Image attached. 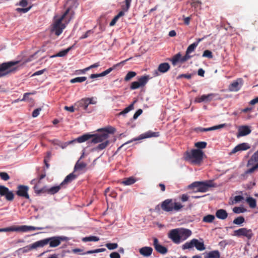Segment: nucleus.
<instances>
[{"instance_id": "nucleus-1", "label": "nucleus", "mask_w": 258, "mask_h": 258, "mask_svg": "<svg viewBox=\"0 0 258 258\" xmlns=\"http://www.w3.org/2000/svg\"><path fill=\"white\" fill-rule=\"evenodd\" d=\"M115 129L113 127H109L106 129L104 132L100 134L96 135H90V134H84L80 137H79L77 139L70 141L69 144H72L74 142L83 143L88 141L89 139H91V143L97 144L103 141L104 140L108 139L109 137L108 134H113L114 133Z\"/></svg>"}, {"instance_id": "nucleus-2", "label": "nucleus", "mask_w": 258, "mask_h": 258, "mask_svg": "<svg viewBox=\"0 0 258 258\" xmlns=\"http://www.w3.org/2000/svg\"><path fill=\"white\" fill-rule=\"evenodd\" d=\"M70 12V8H68L61 17L54 22L51 32H54L56 36L60 35L63 30L66 28V25L62 23V21H64L66 24H68L73 18L74 12L73 11Z\"/></svg>"}, {"instance_id": "nucleus-3", "label": "nucleus", "mask_w": 258, "mask_h": 258, "mask_svg": "<svg viewBox=\"0 0 258 258\" xmlns=\"http://www.w3.org/2000/svg\"><path fill=\"white\" fill-rule=\"evenodd\" d=\"M191 234V231L185 228H176L171 230L168 233V237L176 244L186 240Z\"/></svg>"}, {"instance_id": "nucleus-4", "label": "nucleus", "mask_w": 258, "mask_h": 258, "mask_svg": "<svg viewBox=\"0 0 258 258\" xmlns=\"http://www.w3.org/2000/svg\"><path fill=\"white\" fill-rule=\"evenodd\" d=\"M204 152L200 149H192L185 154L184 159L194 165H200L203 161Z\"/></svg>"}, {"instance_id": "nucleus-5", "label": "nucleus", "mask_w": 258, "mask_h": 258, "mask_svg": "<svg viewBox=\"0 0 258 258\" xmlns=\"http://www.w3.org/2000/svg\"><path fill=\"white\" fill-rule=\"evenodd\" d=\"M215 186H216V185L213 182V180H207L194 182L188 185V188L194 190L197 188L196 191L204 192L208 191L210 187Z\"/></svg>"}, {"instance_id": "nucleus-6", "label": "nucleus", "mask_w": 258, "mask_h": 258, "mask_svg": "<svg viewBox=\"0 0 258 258\" xmlns=\"http://www.w3.org/2000/svg\"><path fill=\"white\" fill-rule=\"evenodd\" d=\"M19 62V61H11L0 64V78L15 72L17 68L13 67L17 64Z\"/></svg>"}, {"instance_id": "nucleus-7", "label": "nucleus", "mask_w": 258, "mask_h": 258, "mask_svg": "<svg viewBox=\"0 0 258 258\" xmlns=\"http://www.w3.org/2000/svg\"><path fill=\"white\" fill-rule=\"evenodd\" d=\"M161 207L163 211L169 212L172 211H178L183 206L179 202H173L172 199H167L162 202Z\"/></svg>"}, {"instance_id": "nucleus-8", "label": "nucleus", "mask_w": 258, "mask_h": 258, "mask_svg": "<svg viewBox=\"0 0 258 258\" xmlns=\"http://www.w3.org/2000/svg\"><path fill=\"white\" fill-rule=\"evenodd\" d=\"M42 228L32 226L23 225L20 226H10L4 228H1L0 232H27L31 230L42 229Z\"/></svg>"}, {"instance_id": "nucleus-9", "label": "nucleus", "mask_w": 258, "mask_h": 258, "mask_svg": "<svg viewBox=\"0 0 258 258\" xmlns=\"http://www.w3.org/2000/svg\"><path fill=\"white\" fill-rule=\"evenodd\" d=\"M68 240V238L65 236H54L50 238H45L39 241H45L46 242L45 244H44V246L47 245L48 243H49L50 247H55L58 246L61 241H66Z\"/></svg>"}, {"instance_id": "nucleus-10", "label": "nucleus", "mask_w": 258, "mask_h": 258, "mask_svg": "<svg viewBox=\"0 0 258 258\" xmlns=\"http://www.w3.org/2000/svg\"><path fill=\"white\" fill-rule=\"evenodd\" d=\"M253 233L251 229L241 228L233 231V235L238 237L243 236L247 240H250L253 236Z\"/></svg>"}, {"instance_id": "nucleus-11", "label": "nucleus", "mask_w": 258, "mask_h": 258, "mask_svg": "<svg viewBox=\"0 0 258 258\" xmlns=\"http://www.w3.org/2000/svg\"><path fill=\"white\" fill-rule=\"evenodd\" d=\"M220 95L217 93H210L207 95H203L200 97H197L195 101L198 103L202 102H208L212 100H220Z\"/></svg>"}, {"instance_id": "nucleus-12", "label": "nucleus", "mask_w": 258, "mask_h": 258, "mask_svg": "<svg viewBox=\"0 0 258 258\" xmlns=\"http://www.w3.org/2000/svg\"><path fill=\"white\" fill-rule=\"evenodd\" d=\"M0 196L5 197L8 201H12L14 199V195L12 191L4 185H0Z\"/></svg>"}, {"instance_id": "nucleus-13", "label": "nucleus", "mask_w": 258, "mask_h": 258, "mask_svg": "<svg viewBox=\"0 0 258 258\" xmlns=\"http://www.w3.org/2000/svg\"><path fill=\"white\" fill-rule=\"evenodd\" d=\"M29 187L24 185H19L17 186V190L16 191V195L20 197L25 198L27 200L30 199V197L28 194Z\"/></svg>"}, {"instance_id": "nucleus-14", "label": "nucleus", "mask_w": 258, "mask_h": 258, "mask_svg": "<svg viewBox=\"0 0 258 258\" xmlns=\"http://www.w3.org/2000/svg\"><path fill=\"white\" fill-rule=\"evenodd\" d=\"M149 80V77L144 76L141 77L139 79L138 81H135L131 84L130 88L132 90H135L140 88V87L144 86L147 83Z\"/></svg>"}, {"instance_id": "nucleus-15", "label": "nucleus", "mask_w": 258, "mask_h": 258, "mask_svg": "<svg viewBox=\"0 0 258 258\" xmlns=\"http://www.w3.org/2000/svg\"><path fill=\"white\" fill-rule=\"evenodd\" d=\"M46 242L45 241H37L31 244L28 245L23 247L22 248V251L23 253H26L32 250L37 249L38 247H42L44 246V244H45Z\"/></svg>"}, {"instance_id": "nucleus-16", "label": "nucleus", "mask_w": 258, "mask_h": 258, "mask_svg": "<svg viewBox=\"0 0 258 258\" xmlns=\"http://www.w3.org/2000/svg\"><path fill=\"white\" fill-rule=\"evenodd\" d=\"M62 185H61L60 184L59 185L52 186L46 190H44V189L37 190V185H35L34 188L35 189V192L38 194L44 192H47L49 194L54 195L58 192V191L61 189V187Z\"/></svg>"}, {"instance_id": "nucleus-17", "label": "nucleus", "mask_w": 258, "mask_h": 258, "mask_svg": "<svg viewBox=\"0 0 258 258\" xmlns=\"http://www.w3.org/2000/svg\"><path fill=\"white\" fill-rule=\"evenodd\" d=\"M153 245L155 250L161 254H165L168 251V249L166 247L159 243V241L157 238H153Z\"/></svg>"}, {"instance_id": "nucleus-18", "label": "nucleus", "mask_w": 258, "mask_h": 258, "mask_svg": "<svg viewBox=\"0 0 258 258\" xmlns=\"http://www.w3.org/2000/svg\"><path fill=\"white\" fill-rule=\"evenodd\" d=\"M242 85V80L239 79L236 81L232 82L229 87V89L231 91H238L240 90Z\"/></svg>"}, {"instance_id": "nucleus-19", "label": "nucleus", "mask_w": 258, "mask_h": 258, "mask_svg": "<svg viewBox=\"0 0 258 258\" xmlns=\"http://www.w3.org/2000/svg\"><path fill=\"white\" fill-rule=\"evenodd\" d=\"M251 131L247 125H242L239 126L238 130L237 137H243L249 135Z\"/></svg>"}, {"instance_id": "nucleus-20", "label": "nucleus", "mask_w": 258, "mask_h": 258, "mask_svg": "<svg viewBox=\"0 0 258 258\" xmlns=\"http://www.w3.org/2000/svg\"><path fill=\"white\" fill-rule=\"evenodd\" d=\"M170 67L168 63L164 62L160 64L158 66V70L155 71L154 73V76H158V72H160L161 73H165L167 72L170 69Z\"/></svg>"}, {"instance_id": "nucleus-21", "label": "nucleus", "mask_w": 258, "mask_h": 258, "mask_svg": "<svg viewBox=\"0 0 258 258\" xmlns=\"http://www.w3.org/2000/svg\"><path fill=\"white\" fill-rule=\"evenodd\" d=\"M250 146L248 144L246 143H243L237 145L230 152V154H235L238 151H245L249 149Z\"/></svg>"}, {"instance_id": "nucleus-22", "label": "nucleus", "mask_w": 258, "mask_h": 258, "mask_svg": "<svg viewBox=\"0 0 258 258\" xmlns=\"http://www.w3.org/2000/svg\"><path fill=\"white\" fill-rule=\"evenodd\" d=\"M225 126V124H221L218 125L213 126L212 127H208V128H203L201 127L196 128L195 131L197 132H208L213 131L215 130H218L221 128Z\"/></svg>"}, {"instance_id": "nucleus-23", "label": "nucleus", "mask_w": 258, "mask_h": 258, "mask_svg": "<svg viewBox=\"0 0 258 258\" xmlns=\"http://www.w3.org/2000/svg\"><path fill=\"white\" fill-rule=\"evenodd\" d=\"M88 103H87V100H86V98H83L77 101L75 104V106L77 107L76 109L79 110L80 109L82 108L84 110H86L88 106Z\"/></svg>"}, {"instance_id": "nucleus-24", "label": "nucleus", "mask_w": 258, "mask_h": 258, "mask_svg": "<svg viewBox=\"0 0 258 258\" xmlns=\"http://www.w3.org/2000/svg\"><path fill=\"white\" fill-rule=\"evenodd\" d=\"M153 248L149 246H144L139 249L140 253L144 256H149L152 254Z\"/></svg>"}, {"instance_id": "nucleus-25", "label": "nucleus", "mask_w": 258, "mask_h": 258, "mask_svg": "<svg viewBox=\"0 0 258 258\" xmlns=\"http://www.w3.org/2000/svg\"><path fill=\"white\" fill-rule=\"evenodd\" d=\"M216 216L220 219L224 220L227 218L228 213L225 210L219 209L216 212Z\"/></svg>"}, {"instance_id": "nucleus-26", "label": "nucleus", "mask_w": 258, "mask_h": 258, "mask_svg": "<svg viewBox=\"0 0 258 258\" xmlns=\"http://www.w3.org/2000/svg\"><path fill=\"white\" fill-rule=\"evenodd\" d=\"M76 177V175H75L74 173H71L66 177L63 181L61 183V185H64L70 183L73 180L75 179Z\"/></svg>"}, {"instance_id": "nucleus-27", "label": "nucleus", "mask_w": 258, "mask_h": 258, "mask_svg": "<svg viewBox=\"0 0 258 258\" xmlns=\"http://www.w3.org/2000/svg\"><path fill=\"white\" fill-rule=\"evenodd\" d=\"M258 163V150L255 152L248 161L247 166L253 165Z\"/></svg>"}, {"instance_id": "nucleus-28", "label": "nucleus", "mask_w": 258, "mask_h": 258, "mask_svg": "<svg viewBox=\"0 0 258 258\" xmlns=\"http://www.w3.org/2000/svg\"><path fill=\"white\" fill-rule=\"evenodd\" d=\"M102 143L99 144L97 146L94 148L92 149V151H98L102 150L105 149L109 144V141L107 140V139L101 142Z\"/></svg>"}, {"instance_id": "nucleus-29", "label": "nucleus", "mask_w": 258, "mask_h": 258, "mask_svg": "<svg viewBox=\"0 0 258 258\" xmlns=\"http://www.w3.org/2000/svg\"><path fill=\"white\" fill-rule=\"evenodd\" d=\"M192 241L194 242V246H195L198 250L202 251L205 249L203 242H200L197 239H193Z\"/></svg>"}, {"instance_id": "nucleus-30", "label": "nucleus", "mask_w": 258, "mask_h": 258, "mask_svg": "<svg viewBox=\"0 0 258 258\" xmlns=\"http://www.w3.org/2000/svg\"><path fill=\"white\" fill-rule=\"evenodd\" d=\"M142 138H148L151 137H157L159 136V132H153L152 131H148L145 134L141 135Z\"/></svg>"}, {"instance_id": "nucleus-31", "label": "nucleus", "mask_w": 258, "mask_h": 258, "mask_svg": "<svg viewBox=\"0 0 258 258\" xmlns=\"http://www.w3.org/2000/svg\"><path fill=\"white\" fill-rule=\"evenodd\" d=\"M137 179L135 177L132 176L128 178H125L122 181V183L125 185H130L135 183Z\"/></svg>"}, {"instance_id": "nucleus-32", "label": "nucleus", "mask_w": 258, "mask_h": 258, "mask_svg": "<svg viewBox=\"0 0 258 258\" xmlns=\"http://www.w3.org/2000/svg\"><path fill=\"white\" fill-rule=\"evenodd\" d=\"M124 15V13L123 11H120L119 13L116 15L113 19L110 22L109 25L110 26H113L115 25L116 22L118 20V19Z\"/></svg>"}, {"instance_id": "nucleus-33", "label": "nucleus", "mask_w": 258, "mask_h": 258, "mask_svg": "<svg viewBox=\"0 0 258 258\" xmlns=\"http://www.w3.org/2000/svg\"><path fill=\"white\" fill-rule=\"evenodd\" d=\"M247 203L251 208H255L256 206V200L252 197H248L246 199Z\"/></svg>"}, {"instance_id": "nucleus-34", "label": "nucleus", "mask_w": 258, "mask_h": 258, "mask_svg": "<svg viewBox=\"0 0 258 258\" xmlns=\"http://www.w3.org/2000/svg\"><path fill=\"white\" fill-rule=\"evenodd\" d=\"M181 55L180 53L175 54L172 58L171 61L173 65L175 66L178 62H181Z\"/></svg>"}, {"instance_id": "nucleus-35", "label": "nucleus", "mask_w": 258, "mask_h": 258, "mask_svg": "<svg viewBox=\"0 0 258 258\" xmlns=\"http://www.w3.org/2000/svg\"><path fill=\"white\" fill-rule=\"evenodd\" d=\"M99 239V238L97 236H90L83 238L82 241L85 242L88 241H98Z\"/></svg>"}, {"instance_id": "nucleus-36", "label": "nucleus", "mask_w": 258, "mask_h": 258, "mask_svg": "<svg viewBox=\"0 0 258 258\" xmlns=\"http://www.w3.org/2000/svg\"><path fill=\"white\" fill-rule=\"evenodd\" d=\"M87 80L86 77H78L72 79L70 80V83H82L85 81Z\"/></svg>"}, {"instance_id": "nucleus-37", "label": "nucleus", "mask_w": 258, "mask_h": 258, "mask_svg": "<svg viewBox=\"0 0 258 258\" xmlns=\"http://www.w3.org/2000/svg\"><path fill=\"white\" fill-rule=\"evenodd\" d=\"M131 2L132 0H125V5L121 6L122 10L121 11H123L124 13L127 12L130 8Z\"/></svg>"}, {"instance_id": "nucleus-38", "label": "nucleus", "mask_w": 258, "mask_h": 258, "mask_svg": "<svg viewBox=\"0 0 258 258\" xmlns=\"http://www.w3.org/2000/svg\"><path fill=\"white\" fill-rule=\"evenodd\" d=\"M215 217L213 215H208L204 217L203 221L206 223H212L214 220Z\"/></svg>"}, {"instance_id": "nucleus-39", "label": "nucleus", "mask_w": 258, "mask_h": 258, "mask_svg": "<svg viewBox=\"0 0 258 258\" xmlns=\"http://www.w3.org/2000/svg\"><path fill=\"white\" fill-rule=\"evenodd\" d=\"M245 221V219L243 216H239L235 219L233 221V224L238 225H241Z\"/></svg>"}, {"instance_id": "nucleus-40", "label": "nucleus", "mask_w": 258, "mask_h": 258, "mask_svg": "<svg viewBox=\"0 0 258 258\" xmlns=\"http://www.w3.org/2000/svg\"><path fill=\"white\" fill-rule=\"evenodd\" d=\"M209 258H220V252L218 250H214L208 253Z\"/></svg>"}, {"instance_id": "nucleus-41", "label": "nucleus", "mask_w": 258, "mask_h": 258, "mask_svg": "<svg viewBox=\"0 0 258 258\" xmlns=\"http://www.w3.org/2000/svg\"><path fill=\"white\" fill-rule=\"evenodd\" d=\"M136 102V101H134L131 104H130L128 107L124 108L123 111L120 112V114L124 115L131 110H133L134 109V104Z\"/></svg>"}, {"instance_id": "nucleus-42", "label": "nucleus", "mask_w": 258, "mask_h": 258, "mask_svg": "<svg viewBox=\"0 0 258 258\" xmlns=\"http://www.w3.org/2000/svg\"><path fill=\"white\" fill-rule=\"evenodd\" d=\"M198 45V42H194L189 45L187 47L186 52L187 53H190L193 52Z\"/></svg>"}, {"instance_id": "nucleus-43", "label": "nucleus", "mask_w": 258, "mask_h": 258, "mask_svg": "<svg viewBox=\"0 0 258 258\" xmlns=\"http://www.w3.org/2000/svg\"><path fill=\"white\" fill-rule=\"evenodd\" d=\"M86 166V164L84 162H79L78 161L74 167L75 170H82Z\"/></svg>"}, {"instance_id": "nucleus-44", "label": "nucleus", "mask_w": 258, "mask_h": 258, "mask_svg": "<svg viewBox=\"0 0 258 258\" xmlns=\"http://www.w3.org/2000/svg\"><path fill=\"white\" fill-rule=\"evenodd\" d=\"M137 74L135 72L130 71L127 73L126 75L125 76L124 78V80L125 81H128L132 79L133 78L135 77L136 76Z\"/></svg>"}, {"instance_id": "nucleus-45", "label": "nucleus", "mask_w": 258, "mask_h": 258, "mask_svg": "<svg viewBox=\"0 0 258 258\" xmlns=\"http://www.w3.org/2000/svg\"><path fill=\"white\" fill-rule=\"evenodd\" d=\"M207 143L205 142H199L196 143L195 144V147H196L198 149H204L207 146Z\"/></svg>"}, {"instance_id": "nucleus-46", "label": "nucleus", "mask_w": 258, "mask_h": 258, "mask_svg": "<svg viewBox=\"0 0 258 258\" xmlns=\"http://www.w3.org/2000/svg\"><path fill=\"white\" fill-rule=\"evenodd\" d=\"M105 246L109 250H113L118 247V244L116 243H107Z\"/></svg>"}, {"instance_id": "nucleus-47", "label": "nucleus", "mask_w": 258, "mask_h": 258, "mask_svg": "<svg viewBox=\"0 0 258 258\" xmlns=\"http://www.w3.org/2000/svg\"><path fill=\"white\" fill-rule=\"evenodd\" d=\"M131 59V58H129L128 59H126L121 61L119 63H117L116 65L114 66V67L113 68H109L107 70H105L104 72H105V74L107 75V74L110 73L113 70V69H114V68H115V66H118L120 63L124 64L126 61H128V60H130Z\"/></svg>"}, {"instance_id": "nucleus-48", "label": "nucleus", "mask_w": 258, "mask_h": 258, "mask_svg": "<svg viewBox=\"0 0 258 258\" xmlns=\"http://www.w3.org/2000/svg\"><path fill=\"white\" fill-rule=\"evenodd\" d=\"M73 46H71V47H69V48H68L67 49H64L62 51H61L60 52H59L56 56H60V57H61V56H63L64 55H66L68 53V52L71 50V49L72 48Z\"/></svg>"}, {"instance_id": "nucleus-49", "label": "nucleus", "mask_w": 258, "mask_h": 258, "mask_svg": "<svg viewBox=\"0 0 258 258\" xmlns=\"http://www.w3.org/2000/svg\"><path fill=\"white\" fill-rule=\"evenodd\" d=\"M105 250H106L105 248H101L96 249L95 250H88L87 252H86L85 253H84L83 254H92V253H94L101 252H103V251H105Z\"/></svg>"}, {"instance_id": "nucleus-50", "label": "nucleus", "mask_w": 258, "mask_h": 258, "mask_svg": "<svg viewBox=\"0 0 258 258\" xmlns=\"http://www.w3.org/2000/svg\"><path fill=\"white\" fill-rule=\"evenodd\" d=\"M32 6H29V7L28 8H18L16 9V11L20 13H26L27 12H28L32 8Z\"/></svg>"}, {"instance_id": "nucleus-51", "label": "nucleus", "mask_w": 258, "mask_h": 258, "mask_svg": "<svg viewBox=\"0 0 258 258\" xmlns=\"http://www.w3.org/2000/svg\"><path fill=\"white\" fill-rule=\"evenodd\" d=\"M40 52V50L37 51L33 54L30 55L28 58L25 59L24 60L23 63H27L30 61H32L34 58L35 56Z\"/></svg>"}, {"instance_id": "nucleus-52", "label": "nucleus", "mask_w": 258, "mask_h": 258, "mask_svg": "<svg viewBox=\"0 0 258 258\" xmlns=\"http://www.w3.org/2000/svg\"><path fill=\"white\" fill-rule=\"evenodd\" d=\"M245 211L246 210L244 208L239 207H235L233 209V212L236 214L244 213Z\"/></svg>"}, {"instance_id": "nucleus-53", "label": "nucleus", "mask_w": 258, "mask_h": 258, "mask_svg": "<svg viewBox=\"0 0 258 258\" xmlns=\"http://www.w3.org/2000/svg\"><path fill=\"white\" fill-rule=\"evenodd\" d=\"M194 242L192 241V239L189 242H186L183 245V249H189L194 246Z\"/></svg>"}, {"instance_id": "nucleus-54", "label": "nucleus", "mask_w": 258, "mask_h": 258, "mask_svg": "<svg viewBox=\"0 0 258 258\" xmlns=\"http://www.w3.org/2000/svg\"><path fill=\"white\" fill-rule=\"evenodd\" d=\"M203 57H208L209 58H212L213 57L212 52L209 50H206L204 51Z\"/></svg>"}, {"instance_id": "nucleus-55", "label": "nucleus", "mask_w": 258, "mask_h": 258, "mask_svg": "<svg viewBox=\"0 0 258 258\" xmlns=\"http://www.w3.org/2000/svg\"><path fill=\"white\" fill-rule=\"evenodd\" d=\"M252 167L249 169H248L246 171V173L250 174L253 173L255 170L258 168V163H255L254 165H252Z\"/></svg>"}, {"instance_id": "nucleus-56", "label": "nucleus", "mask_w": 258, "mask_h": 258, "mask_svg": "<svg viewBox=\"0 0 258 258\" xmlns=\"http://www.w3.org/2000/svg\"><path fill=\"white\" fill-rule=\"evenodd\" d=\"M0 177L5 181H7L10 179L9 174L5 172H0Z\"/></svg>"}, {"instance_id": "nucleus-57", "label": "nucleus", "mask_w": 258, "mask_h": 258, "mask_svg": "<svg viewBox=\"0 0 258 258\" xmlns=\"http://www.w3.org/2000/svg\"><path fill=\"white\" fill-rule=\"evenodd\" d=\"M179 199L182 202H185L188 200L189 196L187 194H182L180 196Z\"/></svg>"}, {"instance_id": "nucleus-58", "label": "nucleus", "mask_w": 258, "mask_h": 258, "mask_svg": "<svg viewBox=\"0 0 258 258\" xmlns=\"http://www.w3.org/2000/svg\"><path fill=\"white\" fill-rule=\"evenodd\" d=\"M189 54L186 52L185 55L183 57L181 56V62H184L191 58V56L189 55Z\"/></svg>"}, {"instance_id": "nucleus-59", "label": "nucleus", "mask_w": 258, "mask_h": 258, "mask_svg": "<svg viewBox=\"0 0 258 258\" xmlns=\"http://www.w3.org/2000/svg\"><path fill=\"white\" fill-rule=\"evenodd\" d=\"M41 110V108H38L34 110V111L32 112V116L33 117H36L38 116V115L40 113V111Z\"/></svg>"}, {"instance_id": "nucleus-60", "label": "nucleus", "mask_w": 258, "mask_h": 258, "mask_svg": "<svg viewBox=\"0 0 258 258\" xmlns=\"http://www.w3.org/2000/svg\"><path fill=\"white\" fill-rule=\"evenodd\" d=\"M93 31L92 30H88L84 35H83L81 37V39H85L89 37V36L91 34L93 33Z\"/></svg>"}, {"instance_id": "nucleus-61", "label": "nucleus", "mask_w": 258, "mask_h": 258, "mask_svg": "<svg viewBox=\"0 0 258 258\" xmlns=\"http://www.w3.org/2000/svg\"><path fill=\"white\" fill-rule=\"evenodd\" d=\"M143 112V110L141 109H138L134 114L133 118L134 119H137L139 116H140Z\"/></svg>"}, {"instance_id": "nucleus-62", "label": "nucleus", "mask_w": 258, "mask_h": 258, "mask_svg": "<svg viewBox=\"0 0 258 258\" xmlns=\"http://www.w3.org/2000/svg\"><path fill=\"white\" fill-rule=\"evenodd\" d=\"M201 4V3L199 1V0H198L196 2L191 3V6L192 7L194 8H197L198 7L200 6Z\"/></svg>"}, {"instance_id": "nucleus-63", "label": "nucleus", "mask_w": 258, "mask_h": 258, "mask_svg": "<svg viewBox=\"0 0 258 258\" xmlns=\"http://www.w3.org/2000/svg\"><path fill=\"white\" fill-rule=\"evenodd\" d=\"M244 199L243 197L242 196H236L234 198V201L235 203H238Z\"/></svg>"}, {"instance_id": "nucleus-64", "label": "nucleus", "mask_w": 258, "mask_h": 258, "mask_svg": "<svg viewBox=\"0 0 258 258\" xmlns=\"http://www.w3.org/2000/svg\"><path fill=\"white\" fill-rule=\"evenodd\" d=\"M110 258H120V254L117 252H112L110 254Z\"/></svg>"}]
</instances>
